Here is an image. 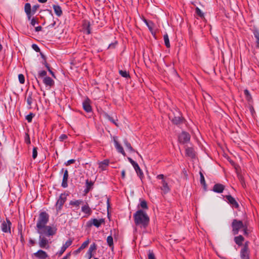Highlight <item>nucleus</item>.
Listing matches in <instances>:
<instances>
[{
	"label": "nucleus",
	"mask_w": 259,
	"mask_h": 259,
	"mask_svg": "<svg viewBox=\"0 0 259 259\" xmlns=\"http://www.w3.org/2000/svg\"><path fill=\"white\" fill-rule=\"evenodd\" d=\"M49 220V215L46 212L39 213L36 226L38 234H43L45 231H48V235H55L56 233L57 228L55 227L47 225Z\"/></svg>",
	"instance_id": "1"
},
{
	"label": "nucleus",
	"mask_w": 259,
	"mask_h": 259,
	"mask_svg": "<svg viewBox=\"0 0 259 259\" xmlns=\"http://www.w3.org/2000/svg\"><path fill=\"white\" fill-rule=\"evenodd\" d=\"M136 225L146 228L149 224V218L147 214L142 210H139L134 214Z\"/></svg>",
	"instance_id": "2"
},
{
	"label": "nucleus",
	"mask_w": 259,
	"mask_h": 259,
	"mask_svg": "<svg viewBox=\"0 0 259 259\" xmlns=\"http://www.w3.org/2000/svg\"><path fill=\"white\" fill-rule=\"evenodd\" d=\"M231 227L232 234L234 235L238 234L241 230H243L244 235L247 236L249 234L248 224L246 222L243 223L242 221L234 219Z\"/></svg>",
	"instance_id": "3"
},
{
	"label": "nucleus",
	"mask_w": 259,
	"mask_h": 259,
	"mask_svg": "<svg viewBox=\"0 0 259 259\" xmlns=\"http://www.w3.org/2000/svg\"><path fill=\"white\" fill-rule=\"evenodd\" d=\"M39 242L38 244L40 248L48 249L50 247L49 242V240L47 239L46 237H50L53 236L54 235H48V231H45V233L43 234H39Z\"/></svg>",
	"instance_id": "4"
},
{
	"label": "nucleus",
	"mask_w": 259,
	"mask_h": 259,
	"mask_svg": "<svg viewBox=\"0 0 259 259\" xmlns=\"http://www.w3.org/2000/svg\"><path fill=\"white\" fill-rule=\"evenodd\" d=\"M156 178L157 179L161 180V184H162V186L160 187L161 190L163 191L164 193H167L169 190V188L167 182L164 179V175L162 174L158 175L156 177Z\"/></svg>",
	"instance_id": "5"
},
{
	"label": "nucleus",
	"mask_w": 259,
	"mask_h": 259,
	"mask_svg": "<svg viewBox=\"0 0 259 259\" xmlns=\"http://www.w3.org/2000/svg\"><path fill=\"white\" fill-rule=\"evenodd\" d=\"M66 200V195L65 194H61L56 204V208L58 212L62 209V206Z\"/></svg>",
	"instance_id": "6"
},
{
	"label": "nucleus",
	"mask_w": 259,
	"mask_h": 259,
	"mask_svg": "<svg viewBox=\"0 0 259 259\" xmlns=\"http://www.w3.org/2000/svg\"><path fill=\"white\" fill-rule=\"evenodd\" d=\"M191 136L186 132H182L179 136V142L185 144L189 143L190 141Z\"/></svg>",
	"instance_id": "7"
},
{
	"label": "nucleus",
	"mask_w": 259,
	"mask_h": 259,
	"mask_svg": "<svg viewBox=\"0 0 259 259\" xmlns=\"http://www.w3.org/2000/svg\"><path fill=\"white\" fill-rule=\"evenodd\" d=\"M11 222L8 219H6V221H3L1 225V229L4 233L11 232Z\"/></svg>",
	"instance_id": "8"
},
{
	"label": "nucleus",
	"mask_w": 259,
	"mask_h": 259,
	"mask_svg": "<svg viewBox=\"0 0 259 259\" xmlns=\"http://www.w3.org/2000/svg\"><path fill=\"white\" fill-rule=\"evenodd\" d=\"M97 249V245L96 243H93L92 244L88 251V252L86 253V256L88 257V259H91L93 255V252H95Z\"/></svg>",
	"instance_id": "9"
},
{
	"label": "nucleus",
	"mask_w": 259,
	"mask_h": 259,
	"mask_svg": "<svg viewBox=\"0 0 259 259\" xmlns=\"http://www.w3.org/2000/svg\"><path fill=\"white\" fill-rule=\"evenodd\" d=\"M33 255L38 259H46L48 257L47 253L41 249L34 253Z\"/></svg>",
	"instance_id": "10"
},
{
	"label": "nucleus",
	"mask_w": 259,
	"mask_h": 259,
	"mask_svg": "<svg viewBox=\"0 0 259 259\" xmlns=\"http://www.w3.org/2000/svg\"><path fill=\"white\" fill-rule=\"evenodd\" d=\"M240 256L242 259H250L249 249L246 247H243L240 251Z\"/></svg>",
	"instance_id": "11"
},
{
	"label": "nucleus",
	"mask_w": 259,
	"mask_h": 259,
	"mask_svg": "<svg viewBox=\"0 0 259 259\" xmlns=\"http://www.w3.org/2000/svg\"><path fill=\"white\" fill-rule=\"evenodd\" d=\"M225 197L228 201V203H229L233 207H234L236 208L239 207V204L238 202L232 196L228 195H226Z\"/></svg>",
	"instance_id": "12"
},
{
	"label": "nucleus",
	"mask_w": 259,
	"mask_h": 259,
	"mask_svg": "<svg viewBox=\"0 0 259 259\" xmlns=\"http://www.w3.org/2000/svg\"><path fill=\"white\" fill-rule=\"evenodd\" d=\"M89 222L90 223V226L94 225V226L98 228L101 226L102 224L104 223V219H101L98 220L96 219H93L91 220Z\"/></svg>",
	"instance_id": "13"
},
{
	"label": "nucleus",
	"mask_w": 259,
	"mask_h": 259,
	"mask_svg": "<svg viewBox=\"0 0 259 259\" xmlns=\"http://www.w3.org/2000/svg\"><path fill=\"white\" fill-rule=\"evenodd\" d=\"M26 95V101L28 105V108H30L31 107V105L34 100L33 93L32 92H27Z\"/></svg>",
	"instance_id": "14"
},
{
	"label": "nucleus",
	"mask_w": 259,
	"mask_h": 259,
	"mask_svg": "<svg viewBox=\"0 0 259 259\" xmlns=\"http://www.w3.org/2000/svg\"><path fill=\"white\" fill-rule=\"evenodd\" d=\"M68 172L67 169H65L64 174L62 182V186L63 188H66L68 186Z\"/></svg>",
	"instance_id": "15"
},
{
	"label": "nucleus",
	"mask_w": 259,
	"mask_h": 259,
	"mask_svg": "<svg viewBox=\"0 0 259 259\" xmlns=\"http://www.w3.org/2000/svg\"><path fill=\"white\" fill-rule=\"evenodd\" d=\"M43 82L47 87H49L50 88L54 84V81L49 76H46L44 77Z\"/></svg>",
	"instance_id": "16"
},
{
	"label": "nucleus",
	"mask_w": 259,
	"mask_h": 259,
	"mask_svg": "<svg viewBox=\"0 0 259 259\" xmlns=\"http://www.w3.org/2000/svg\"><path fill=\"white\" fill-rule=\"evenodd\" d=\"M225 187L221 184H217L213 187V191L217 193H222L224 191Z\"/></svg>",
	"instance_id": "17"
},
{
	"label": "nucleus",
	"mask_w": 259,
	"mask_h": 259,
	"mask_svg": "<svg viewBox=\"0 0 259 259\" xmlns=\"http://www.w3.org/2000/svg\"><path fill=\"white\" fill-rule=\"evenodd\" d=\"M83 109L87 112L92 111V107L90 105V100L89 99L86 100L83 102Z\"/></svg>",
	"instance_id": "18"
},
{
	"label": "nucleus",
	"mask_w": 259,
	"mask_h": 259,
	"mask_svg": "<svg viewBox=\"0 0 259 259\" xmlns=\"http://www.w3.org/2000/svg\"><path fill=\"white\" fill-rule=\"evenodd\" d=\"M186 153L188 156L194 158L195 156V152L193 147H187L186 148Z\"/></svg>",
	"instance_id": "19"
},
{
	"label": "nucleus",
	"mask_w": 259,
	"mask_h": 259,
	"mask_svg": "<svg viewBox=\"0 0 259 259\" xmlns=\"http://www.w3.org/2000/svg\"><path fill=\"white\" fill-rule=\"evenodd\" d=\"M234 240L237 245L241 246L243 244V242L244 241V238L242 236L239 235L235 237Z\"/></svg>",
	"instance_id": "20"
},
{
	"label": "nucleus",
	"mask_w": 259,
	"mask_h": 259,
	"mask_svg": "<svg viewBox=\"0 0 259 259\" xmlns=\"http://www.w3.org/2000/svg\"><path fill=\"white\" fill-rule=\"evenodd\" d=\"M114 143L117 151L124 156L125 155V153L124 151L123 148L115 139H114Z\"/></svg>",
	"instance_id": "21"
},
{
	"label": "nucleus",
	"mask_w": 259,
	"mask_h": 259,
	"mask_svg": "<svg viewBox=\"0 0 259 259\" xmlns=\"http://www.w3.org/2000/svg\"><path fill=\"white\" fill-rule=\"evenodd\" d=\"M83 27L87 34H89L91 33L90 23L89 21H84Z\"/></svg>",
	"instance_id": "22"
},
{
	"label": "nucleus",
	"mask_w": 259,
	"mask_h": 259,
	"mask_svg": "<svg viewBox=\"0 0 259 259\" xmlns=\"http://www.w3.org/2000/svg\"><path fill=\"white\" fill-rule=\"evenodd\" d=\"M109 161L108 160H104V161L99 163V168L102 170L106 169V167L108 165Z\"/></svg>",
	"instance_id": "23"
},
{
	"label": "nucleus",
	"mask_w": 259,
	"mask_h": 259,
	"mask_svg": "<svg viewBox=\"0 0 259 259\" xmlns=\"http://www.w3.org/2000/svg\"><path fill=\"white\" fill-rule=\"evenodd\" d=\"M81 210L83 212L90 215L92 213V210L88 205H84L81 207Z\"/></svg>",
	"instance_id": "24"
},
{
	"label": "nucleus",
	"mask_w": 259,
	"mask_h": 259,
	"mask_svg": "<svg viewBox=\"0 0 259 259\" xmlns=\"http://www.w3.org/2000/svg\"><path fill=\"white\" fill-rule=\"evenodd\" d=\"M53 9L55 14L58 16H60L62 14L61 8L58 5H53Z\"/></svg>",
	"instance_id": "25"
},
{
	"label": "nucleus",
	"mask_w": 259,
	"mask_h": 259,
	"mask_svg": "<svg viewBox=\"0 0 259 259\" xmlns=\"http://www.w3.org/2000/svg\"><path fill=\"white\" fill-rule=\"evenodd\" d=\"M82 201L81 200H77L75 201H71L69 203L70 205L75 206L77 208H78L80 204L82 203Z\"/></svg>",
	"instance_id": "26"
},
{
	"label": "nucleus",
	"mask_w": 259,
	"mask_h": 259,
	"mask_svg": "<svg viewBox=\"0 0 259 259\" xmlns=\"http://www.w3.org/2000/svg\"><path fill=\"white\" fill-rule=\"evenodd\" d=\"M24 11L26 14L32 12V10L31 9V5L29 3L25 4L24 6Z\"/></svg>",
	"instance_id": "27"
},
{
	"label": "nucleus",
	"mask_w": 259,
	"mask_h": 259,
	"mask_svg": "<svg viewBox=\"0 0 259 259\" xmlns=\"http://www.w3.org/2000/svg\"><path fill=\"white\" fill-rule=\"evenodd\" d=\"M107 242L108 245L111 247H113V240L112 236H108L107 238Z\"/></svg>",
	"instance_id": "28"
},
{
	"label": "nucleus",
	"mask_w": 259,
	"mask_h": 259,
	"mask_svg": "<svg viewBox=\"0 0 259 259\" xmlns=\"http://www.w3.org/2000/svg\"><path fill=\"white\" fill-rule=\"evenodd\" d=\"M163 38H164L165 45L166 46V47L167 48H169L170 47V43H169V41L168 36L167 34L164 35Z\"/></svg>",
	"instance_id": "29"
},
{
	"label": "nucleus",
	"mask_w": 259,
	"mask_h": 259,
	"mask_svg": "<svg viewBox=\"0 0 259 259\" xmlns=\"http://www.w3.org/2000/svg\"><path fill=\"white\" fill-rule=\"evenodd\" d=\"M72 239H68L64 244L63 245L62 247L66 250L68 247H69L72 243Z\"/></svg>",
	"instance_id": "30"
},
{
	"label": "nucleus",
	"mask_w": 259,
	"mask_h": 259,
	"mask_svg": "<svg viewBox=\"0 0 259 259\" xmlns=\"http://www.w3.org/2000/svg\"><path fill=\"white\" fill-rule=\"evenodd\" d=\"M179 126L181 125L180 127L182 128L183 127V125H185V126H187V124L186 123V121L184 118H181L179 117Z\"/></svg>",
	"instance_id": "31"
},
{
	"label": "nucleus",
	"mask_w": 259,
	"mask_h": 259,
	"mask_svg": "<svg viewBox=\"0 0 259 259\" xmlns=\"http://www.w3.org/2000/svg\"><path fill=\"white\" fill-rule=\"evenodd\" d=\"M124 145L125 146V147L127 148V149H128V150L131 152H134V149L132 148V147L131 146V145L130 144V143H129L127 140H125L124 141Z\"/></svg>",
	"instance_id": "32"
},
{
	"label": "nucleus",
	"mask_w": 259,
	"mask_h": 259,
	"mask_svg": "<svg viewBox=\"0 0 259 259\" xmlns=\"http://www.w3.org/2000/svg\"><path fill=\"white\" fill-rule=\"evenodd\" d=\"M144 22L146 24V25L148 27L149 29L151 31L152 30L153 27V23L151 21H148L146 19L144 20Z\"/></svg>",
	"instance_id": "33"
},
{
	"label": "nucleus",
	"mask_w": 259,
	"mask_h": 259,
	"mask_svg": "<svg viewBox=\"0 0 259 259\" xmlns=\"http://www.w3.org/2000/svg\"><path fill=\"white\" fill-rule=\"evenodd\" d=\"M119 73L123 77H130V74L126 71L119 70Z\"/></svg>",
	"instance_id": "34"
},
{
	"label": "nucleus",
	"mask_w": 259,
	"mask_h": 259,
	"mask_svg": "<svg viewBox=\"0 0 259 259\" xmlns=\"http://www.w3.org/2000/svg\"><path fill=\"white\" fill-rule=\"evenodd\" d=\"M254 35L256 39L257 47L259 48V31L255 30L254 31Z\"/></svg>",
	"instance_id": "35"
},
{
	"label": "nucleus",
	"mask_w": 259,
	"mask_h": 259,
	"mask_svg": "<svg viewBox=\"0 0 259 259\" xmlns=\"http://www.w3.org/2000/svg\"><path fill=\"white\" fill-rule=\"evenodd\" d=\"M199 174L200 176V183L202 185H203L204 187H205L206 184H205L204 176L201 171H200Z\"/></svg>",
	"instance_id": "36"
},
{
	"label": "nucleus",
	"mask_w": 259,
	"mask_h": 259,
	"mask_svg": "<svg viewBox=\"0 0 259 259\" xmlns=\"http://www.w3.org/2000/svg\"><path fill=\"white\" fill-rule=\"evenodd\" d=\"M140 206L141 208L143 209H147L148 206L147 204V202L145 200H141L140 202Z\"/></svg>",
	"instance_id": "37"
},
{
	"label": "nucleus",
	"mask_w": 259,
	"mask_h": 259,
	"mask_svg": "<svg viewBox=\"0 0 259 259\" xmlns=\"http://www.w3.org/2000/svg\"><path fill=\"white\" fill-rule=\"evenodd\" d=\"M19 81L20 83L23 84L25 82L24 76L22 74H20L18 75Z\"/></svg>",
	"instance_id": "38"
},
{
	"label": "nucleus",
	"mask_w": 259,
	"mask_h": 259,
	"mask_svg": "<svg viewBox=\"0 0 259 259\" xmlns=\"http://www.w3.org/2000/svg\"><path fill=\"white\" fill-rule=\"evenodd\" d=\"M148 259H156L154 254L153 251L151 250H149L148 254Z\"/></svg>",
	"instance_id": "39"
},
{
	"label": "nucleus",
	"mask_w": 259,
	"mask_h": 259,
	"mask_svg": "<svg viewBox=\"0 0 259 259\" xmlns=\"http://www.w3.org/2000/svg\"><path fill=\"white\" fill-rule=\"evenodd\" d=\"M89 242H90V241L89 239L86 240L81 245V246L79 247L80 248V249H81L82 250L83 249L85 248L89 245Z\"/></svg>",
	"instance_id": "40"
},
{
	"label": "nucleus",
	"mask_w": 259,
	"mask_h": 259,
	"mask_svg": "<svg viewBox=\"0 0 259 259\" xmlns=\"http://www.w3.org/2000/svg\"><path fill=\"white\" fill-rule=\"evenodd\" d=\"M136 171L137 175L140 178L141 180H142V179L144 177V174H143L142 170L141 169V168H140V170H137Z\"/></svg>",
	"instance_id": "41"
},
{
	"label": "nucleus",
	"mask_w": 259,
	"mask_h": 259,
	"mask_svg": "<svg viewBox=\"0 0 259 259\" xmlns=\"http://www.w3.org/2000/svg\"><path fill=\"white\" fill-rule=\"evenodd\" d=\"M34 116V115L33 113H30L28 115L26 116V119L28 121V122H30L32 121V119L33 117Z\"/></svg>",
	"instance_id": "42"
},
{
	"label": "nucleus",
	"mask_w": 259,
	"mask_h": 259,
	"mask_svg": "<svg viewBox=\"0 0 259 259\" xmlns=\"http://www.w3.org/2000/svg\"><path fill=\"white\" fill-rule=\"evenodd\" d=\"M38 20L37 19H36L35 18H32L31 19L30 24L33 26H34L35 25V24H38Z\"/></svg>",
	"instance_id": "43"
},
{
	"label": "nucleus",
	"mask_w": 259,
	"mask_h": 259,
	"mask_svg": "<svg viewBox=\"0 0 259 259\" xmlns=\"http://www.w3.org/2000/svg\"><path fill=\"white\" fill-rule=\"evenodd\" d=\"M37 148L36 147H34L33 148V151H32V157H33V158L35 159L37 157Z\"/></svg>",
	"instance_id": "44"
},
{
	"label": "nucleus",
	"mask_w": 259,
	"mask_h": 259,
	"mask_svg": "<svg viewBox=\"0 0 259 259\" xmlns=\"http://www.w3.org/2000/svg\"><path fill=\"white\" fill-rule=\"evenodd\" d=\"M196 13L200 17H201V18L203 17L204 16H203V13L201 12V11L198 8H196Z\"/></svg>",
	"instance_id": "45"
},
{
	"label": "nucleus",
	"mask_w": 259,
	"mask_h": 259,
	"mask_svg": "<svg viewBox=\"0 0 259 259\" xmlns=\"http://www.w3.org/2000/svg\"><path fill=\"white\" fill-rule=\"evenodd\" d=\"M169 118L171 119V121L175 124H178V119L176 117H172L171 116H169Z\"/></svg>",
	"instance_id": "46"
},
{
	"label": "nucleus",
	"mask_w": 259,
	"mask_h": 259,
	"mask_svg": "<svg viewBox=\"0 0 259 259\" xmlns=\"http://www.w3.org/2000/svg\"><path fill=\"white\" fill-rule=\"evenodd\" d=\"M244 94H245V95L246 96L247 99L248 101H249L251 99V97L250 94H249V91L247 90H244Z\"/></svg>",
	"instance_id": "47"
},
{
	"label": "nucleus",
	"mask_w": 259,
	"mask_h": 259,
	"mask_svg": "<svg viewBox=\"0 0 259 259\" xmlns=\"http://www.w3.org/2000/svg\"><path fill=\"white\" fill-rule=\"evenodd\" d=\"M132 165L133 166V167L136 171L137 170H140V168L137 162H135L134 163H133L132 164Z\"/></svg>",
	"instance_id": "48"
},
{
	"label": "nucleus",
	"mask_w": 259,
	"mask_h": 259,
	"mask_svg": "<svg viewBox=\"0 0 259 259\" xmlns=\"http://www.w3.org/2000/svg\"><path fill=\"white\" fill-rule=\"evenodd\" d=\"M46 75H47V72L44 70L40 71L38 73V75L39 77L45 76Z\"/></svg>",
	"instance_id": "49"
},
{
	"label": "nucleus",
	"mask_w": 259,
	"mask_h": 259,
	"mask_svg": "<svg viewBox=\"0 0 259 259\" xmlns=\"http://www.w3.org/2000/svg\"><path fill=\"white\" fill-rule=\"evenodd\" d=\"M67 138V135H66L65 134L61 135L59 137V139H60V141H63L64 140H66Z\"/></svg>",
	"instance_id": "50"
},
{
	"label": "nucleus",
	"mask_w": 259,
	"mask_h": 259,
	"mask_svg": "<svg viewBox=\"0 0 259 259\" xmlns=\"http://www.w3.org/2000/svg\"><path fill=\"white\" fill-rule=\"evenodd\" d=\"M38 8V5H35V6H33L32 7V14H34L36 11L37 10V9Z\"/></svg>",
	"instance_id": "51"
},
{
	"label": "nucleus",
	"mask_w": 259,
	"mask_h": 259,
	"mask_svg": "<svg viewBox=\"0 0 259 259\" xmlns=\"http://www.w3.org/2000/svg\"><path fill=\"white\" fill-rule=\"evenodd\" d=\"M65 250H66L62 246L60 250H59V251L58 253V255L59 256H61L65 252Z\"/></svg>",
	"instance_id": "52"
},
{
	"label": "nucleus",
	"mask_w": 259,
	"mask_h": 259,
	"mask_svg": "<svg viewBox=\"0 0 259 259\" xmlns=\"http://www.w3.org/2000/svg\"><path fill=\"white\" fill-rule=\"evenodd\" d=\"M26 140H25V141H26V143L27 144H30V139H29V137L28 135V134H26Z\"/></svg>",
	"instance_id": "53"
},
{
	"label": "nucleus",
	"mask_w": 259,
	"mask_h": 259,
	"mask_svg": "<svg viewBox=\"0 0 259 259\" xmlns=\"http://www.w3.org/2000/svg\"><path fill=\"white\" fill-rule=\"evenodd\" d=\"M32 48L34 49V50L35 51H36V52H38L39 51V48L38 47V46L36 45H32Z\"/></svg>",
	"instance_id": "54"
},
{
	"label": "nucleus",
	"mask_w": 259,
	"mask_h": 259,
	"mask_svg": "<svg viewBox=\"0 0 259 259\" xmlns=\"http://www.w3.org/2000/svg\"><path fill=\"white\" fill-rule=\"evenodd\" d=\"M75 162V160L74 159H70L69 160L67 161V165H70L72 163H73L74 162Z\"/></svg>",
	"instance_id": "55"
},
{
	"label": "nucleus",
	"mask_w": 259,
	"mask_h": 259,
	"mask_svg": "<svg viewBox=\"0 0 259 259\" xmlns=\"http://www.w3.org/2000/svg\"><path fill=\"white\" fill-rule=\"evenodd\" d=\"M41 29H42V27H41V26H39L36 27L35 28V31H36V32L40 31H41Z\"/></svg>",
	"instance_id": "56"
},
{
	"label": "nucleus",
	"mask_w": 259,
	"mask_h": 259,
	"mask_svg": "<svg viewBox=\"0 0 259 259\" xmlns=\"http://www.w3.org/2000/svg\"><path fill=\"white\" fill-rule=\"evenodd\" d=\"M71 255L70 252L67 253L65 256H64L62 259H68L69 258L70 256Z\"/></svg>",
	"instance_id": "57"
},
{
	"label": "nucleus",
	"mask_w": 259,
	"mask_h": 259,
	"mask_svg": "<svg viewBox=\"0 0 259 259\" xmlns=\"http://www.w3.org/2000/svg\"><path fill=\"white\" fill-rule=\"evenodd\" d=\"M125 176V170H122L121 171V177L122 178L124 179Z\"/></svg>",
	"instance_id": "58"
},
{
	"label": "nucleus",
	"mask_w": 259,
	"mask_h": 259,
	"mask_svg": "<svg viewBox=\"0 0 259 259\" xmlns=\"http://www.w3.org/2000/svg\"><path fill=\"white\" fill-rule=\"evenodd\" d=\"M81 250H82V249H80V247H79L77 250H76L75 251H74V254H76L78 253L79 252H80V251H81Z\"/></svg>",
	"instance_id": "59"
},
{
	"label": "nucleus",
	"mask_w": 259,
	"mask_h": 259,
	"mask_svg": "<svg viewBox=\"0 0 259 259\" xmlns=\"http://www.w3.org/2000/svg\"><path fill=\"white\" fill-rule=\"evenodd\" d=\"M48 71L50 72V73H51V74L54 77H55V74L54 73V72L50 69V68H49V70Z\"/></svg>",
	"instance_id": "60"
},
{
	"label": "nucleus",
	"mask_w": 259,
	"mask_h": 259,
	"mask_svg": "<svg viewBox=\"0 0 259 259\" xmlns=\"http://www.w3.org/2000/svg\"><path fill=\"white\" fill-rule=\"evenodd\" d=\"M128 159L132 164L135 162V161H134L131 158H128Z\"/></svg>",
	"instance_id": "61"
},
{
	"label": "nucleus",
	"mask_w": 259,
	"mask_h": 259,
	"mask_svg": "<svg viewBox=\"0 0 259 259\" xmlns=\"http://www.w3.org/2000/svg\"><path fill=\"white\" fill-rule=\"evenodd\" d=\"M31 13H28V14H26L27 16V17H28V19L29 20H31Z\"/></svg>",
	"instance_id": "62"
},
{
	"label": "nucleus",
	"mask_w": 259,
	"mask_h": 259,
	"mask_svg": "<svg viewBox=\"0 0 259 259\" xmlns=\"http://www.w3.org/2000/svg\"><path fill=\"white\" fill-rule=\"evenodd\" d=\"M109 120L110 121H111L113 123H114L116 126H118V125L117 124V123L115 122V121L111 117H109Z\"/></svg>",
	"instance_id": "63"
},
{
	"label": "nucleus",
	"mask_w": 259,
	"mask_h": 259,
	"mask_svg": "<svg viewBox=\"0 0 259 259\" xmlns=\"http://www.w3.org/2000/svg\"><path fill=\"white\" fill-rule=\"evenodd\" d=\"M248 241H247V242H246L245 243V244H244L243 247H247V248H248Z\"/></svg>",
	"instance_id": "64"
}]
</instances>
